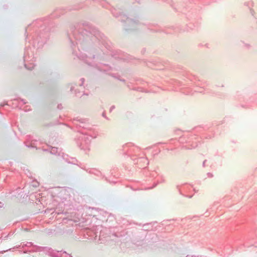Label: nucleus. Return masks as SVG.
Returning <instances> with one entry per match:
<instances>
[{"instance_id":"obj_24","label":"nucleus","mask_w":257,"mask_h":257,"mask_svg":"<svg viewBox=\"0 0 257 257\" xmlns=\"http://www.w3.org/2000/svg\"><path fill=\"white\" fill-rule=\"evenodd\" d=\"M207 160H205L203 162V164H202V166L203 167H205V163L206 162Z\"/></svg>"},{"instance_id":"obj_9","label":"nucleus","mask_w":257,"mask_h":257,"mask_svg":"<svg viewBox=\"0 0 257 257\" xmlns=\"http://www.w3.org/2000/svg\"><path fill=\"white\" fill-rule=\"evenodd\" d=\"M88 121V119L84 118H76L74 119V124L76 125L77 127H80L82 129L84 127L85 123Z\"/></svg>"},{"instance_id":"obj_17","label":"nucleus","mask_w":257,"mask_h":257,"mask_svg":"<svg viewBox=\"0 0 257 257\" xmlns=\"http://www.w3.org/2000/svg\"><path fill=\"white\" fill-rule=\"evenodd\" d=\"M165 179H163V178H162V180H161V181L160 182H158V183H155V184L153 185V187H152L151 188H149V189H152V188H154V187H155L157 185V184H158V183H164V182H165Z\"/></svg>"},{"instance_id":"obj_29","label":"nucleus","mask_w":257,"mask_h":257,"mask_svg":"<svg viewBox=\"0 0 257 257\" xmlns=\"http://www.w3.org/2000/svg\"><path fill=\"white\" fill-rule=\"evenodd\" d=\"M166 33H168V34L171 33L170 32L168 31H166Z\"/></svg>"},{"instance_id":"obj_5","label":"nucleus","mask_w":257,"mask_h":257,"mask_svg":"<svg viewBox=\"0 0 257 257\" xmlns=\"http://www.w3.org/2000/svg\"><path fill=\"white\" fill-rule=\"evenodd\" d=\"M92 139L93 138H90V136L85 135H81L78 138V140L77 142V145L82 150H89V145Z\"/></svg>"},{"instance_id":"obj_31","label":"nucleus","mask_w":257,"mask_h":257,"mask_svg":"<svg viewBox=\"0 0 257 257\" xmlns=\"http://www.w3.org/2000/svg\"><path fill=\"white\" fill-rule=\"evenodd\" d=\"M120 81H122V82H124V79H120Z\"/></svg>"},{"instance_id":"obj_8","label":"nucleus","mask_w":257,"mask_h":257,"mask_svg":"<svg viewBox=\"0 0 257 257\" xmlns=\"http://www.w3.org/2000/svg\"><path fill=\"white\" fill-rule=\"evenodd\" d=\"M36 249L34 251H41L44 250L45 251L46 254L51 257H61V252L62 251H56L53 250L51 248H49L47 247H40V246H36Z\"/></svg>"},{"instance_id":"obj_12","label":"nucleus","mask_w":257,"mask_h":257,"mask_svg":"<svg viewBox=\"0 0 257 257\" xmlns=\"http://www.w3.org/2000/svg\"><path fill=\"white\" fill-rule=\"evenodd\" d=\"M38 145V143L37 140H32L30 144H26V146L28 148H36V149H38L37 146Z\"/></svg>"},{"instance_id":"obj_30","label":"nucleus","mask_w":257,"mask_h":257,"mask_svg":"<svg viewBox=\"0 0 257 257\" xmlns=\"http://www.w3.org/2000/svg\"><path fill=\"white\" fill-rule=\"evenodd\" d=\"M4 105H5V104H1V106H4Z\"/></svg>"},{"instance_id":"obj_3","label":"nucleus","mask_w":257,"mask_h":257,"mask_svg":"<svg viewBox=\"0 0 257 257\" xmlns=\"http://www.w3.org/2000/svg\"><path fill=\"white\" fill-rule=\"evenodd\" d=\"M35 25L39 27L35 41L37 42L38 47H41L46 42L48 37V32L49 29H46V27L49 25V22L47 19H40L37 20Z\"/></svg>"},{"instance_id":"obj_32","label":"nucleus","mask_w":257,"mask_h":257,"mask_svg":"<svg viewBox=\"0 0 257 257\" xmlns=\"http://www.w3.org/2000/svg\"><path fill=\"white\" fill-rule=\"evenodd\" d=\"M26 56H24V60L25 61V60H26Z\"/></svg>"},{"instance_id":"obj_16","label":"nucleus","mask_w":257,"mask_h":257,"mask_svg":"<svg viewBox=\"0 0 257 257\" xmlns=\"http://www.w3.org/2000/svg\"><path fill=\"white\" fill-rule=\"evenodd\" d=\"M25 67L26 69H27L28 70H32V69L34 68V65L33 64L31 63V64H30V66L29 67V66H28L27 64H25Z\"/></svg>"},{"instance_id":"obj_27","label":"nucleus","mask_w":257,"mask_h":257,"mask_svg":"<svg viewBox=\"0 0 257 257\" xmlns=\"http://www.w3.org/2000/svg\"><path fill=\"white\" fill-rule=\"evenodd\" d=\"M4 204L2 202H0V208H2Z\"/></svg>"},{"instance_id":"obj_10","label":"nucleus","mask_w":257,"mask_h":257,"mask_svg":"<svg viewBox=\"0 0 257 257\" xmlns=\"http://www.w3.org/2000/svg\"><path fill=\"white\" fill-rule=\"evenodd\" d=\"M137 160V162H135V163L139 164L140 168H145L146 166L149 164V161L145 157H140Z\"/></svg>"},{"instance_id":"obj_25","label":"nucleus","mask_w":257,"mask_h":257,"mask_svg":"<svg viewBox=\"0 0 257 257\" xmlns=\"http://www.w3.org/2000/svg\"><path fill=\"white\" fill-rule=\"evenodd\" d=\"M186 257H201V256H195V255H187Z\"/></svg>"},{"instance_id":"obj_22","label":"nucleus","mask_w":257,"mask_h":257,"mask_svg":"<svg viewBox=\"0 0 257 257\" xmlns=\"http://www.w3.org/2000/svg\"><path fill=\"white\" fill-rule=\"evenodd\" d=\"M207 176L208 178H212L213 177V175L212 173H208L207 174Z\"/></svg>"},{"instance_id":"obj_15","label":"nucleus","mask_w":257,"mask_h":257,"mask_svg":"<svg viewBox=\"0 0 257 257\" xmlns=\"http://www.w3.org/2000/svg\"><path fill=\"white\" fill-rule=\"evenodd\" d=\"M158 176H159V174L156 171H152L150 173V176L152 178H156Z\"/></svg>"},{"instance_id":"obj_4","label":"nucleus","mask_w":257,"mask_h":257,"mask_svg":"<svg viewBox=\"0 0 257 257\" xmlns=\"http://www.w3.org/2000/svg\"><path fill=\"white\" fill-rule=\"evenodd\" d=\"M80 81L81 82L78 84L75 83H71L67 85V87L70 88L71 93L74 94L77 97H80L84 94L83 85L85 80L82 78L80 79Z\"/></svg>"},{"instance_id":"obj_14","label":"nucleus","mask_w":257,"mask_h":257,"mask_svg":"<svg viewBox=\"0 0 257 257\" xmlns=\"http://www.w3.org/2000/svg\"><path fill=\"white\" fill-rule=\"evenodd\" d=\"M253 2L252 1H248L245 2L244 3L243 5L244 6L247 7L248 8L250 9V13L252 15H253V11L252 9H251V8L253 6Z\"/></svg>"},{"instance_id":"obj_28","label":"nucleus","mask_w":257,"mask_h":257,"mask_svg":"<svg viewBox=\"0 0 257 257\" xmlns=\"http://www.w3.org/2000/svg\"><path fill=\"white\" fill-rule=\"evenodd\" d=\"M21 101L23 102V103L26 104L27 102H26L24 99H22Z\"/></svg>"},{"instance_id":"obj_26","label":"nucleus","mask_w":257,"mask_h":257,"mask_svg":"<svg viewBox=\"0 0 257 257\" xmlns=\"http://www.w3.org/2000/svg\"><path fill=\"white\" fill-rule=\"evenodd\" d=\"M102 116H103V117H105V118H106V119H108V118L106 116V115H105V113L104 112H103V113H102Z\"/></svg>"},{"instance_id":"obj_13","label":"nucleus","mask_w":257,"mask_h":257,"mask_svg":"<svg viewBox=\"0 0 257 257\" xmlns=\"http://www.w3.org/2000/svg\"><path fill=\"white\" fill-rule=\"evenodd\" d=\"M50 152L51 154H53V155H59V152L58 151V149L56 147H51L50 148ZM43 151H49V150H46V149H43Z\"/></svg>"},{"instance_id":"obj_20","label":"nucleus","mask_w":257,"mask_h":257,"mask_svg":"<svg viewBox=\"0 0 257 257\" xmlns=\"http://www.w3.org/2000/svg\"><path fill=\"white\" fill-rule=\"evenodd\" d=\"M175 84L174 85H179V86H181V85H182V82H181L180 81H176L175 82Z\"/></svg>"},{"instance_id":"obj_1","label":"nucleus","mask_w":257,"mask_h":257,"mask_svg":"<svg viewBox=\"0 0 257 257\" xmlns=\"http://www.w3.org/2000/svg\"><path fill=\"white\" fill-rule=\"evenodd\" d=\"M68 39L72 53L88 66L101 72L111 67L101 62L107 59L108 50L104 35L87 22L77 24L72 28Z\"/></svg>"},{"instance_id":"obj_21","label":"nucleus","mask_w":257,"mask_h":257,"mask_svg":"<svg viewBox=\"0 0 257 257\" xmlns=\"http://www.w3.org/2000/svg\"><path fill=\"white\" fill-rule=\"evenodd\" d=\"M136 90H138V91H144V92H146V91H145L144 90V89L142 87H138L137 89H136Z\"/></svg>"},{"instance_id":"obj_33","label":"nucleus","mask_w":257,"mask_h":257,"mask_svg":"<svg viewBox=\"0 0 257 257\" xmlns=\"http://www.w3.org/2000/svg\"><path fill=\"white\" fill-rule=\"evenodd\" d=\"M134 156H136L137 155L136 154H135V155H133Z\"/></svg>"},{"instance_id":"obj_7","label":"nucleus","mask_w":257,"mask_h":257,"mask_svg":"<svg viewBox=\"0 0 257 257\" xmlns=\"http://www.w3.org/2000/svg\"><path fill=\"white\" fill-rule=\"evenodd\" d=\"M194 137H182L179 139V142L182 144H187L183 147L186 149H192L197 146V143L193 142Z\"/></svg>"},{"instance_id":"obj_6","label":"nucleus","mask_w":257,"mask_h":257,"mask_svg":"<svg viewBox=\"0 0 257 257\" xmlns=\"http://www.w3.org/2000/svg\"><path fill=\"white\" fill-rule=\"evenodd\" d=\"M84 127L78 131L81 135H85L90 136L91 138H96L97 137V133L94 131V128L89 123V121L85 123Z\"/></svg>"},{"instance_id":"obj_18","label":"nucleus","mask_w":257,"mask_h":257,"mask_svg":"<svg viewBox=\"0 0 257 257\" xmlns=\"http://www.w3.org/2000/svg\"><path fill=\"white\" fill-rule=\"evenodd\" d=\"M242 43H243V45L244 47H245L246 49H250L251 46L249 44L245 43L244 42H242Z\"/></svg>"},{"instance_id":"obj_2","label":"nucleus","mask_w":257,"mask_h":257,"mask_svg":"<svg viewBox=\"0 0 257 257\" xmlns=\"http://www.w3.org/2000/svg\"><path fill=\"white\" fill-rule=\"evenodd\" d=\"M112 14L114 17L118 18L121 22L125 23V29L126 30H134L139 29L143 25L138 17H135L134 18H130L120 12H117L115 10L112 11Z\"/></svg>"},{"instance_id":"obj_11","label":"nucleus","mask_w":257,"mask_h":257,"mask_svg":"<svg viewBox=\"0 0 257 257\" xmlns=\"http://www.w3.org/2000/svg\"><path fill=\"white\" fill-rule=\"evenodd\" d=\"M123 148L124 149L129 148V152L130 153H136L139 151V149L138 148H132L131 144H125L123 146Z\"/></svg>"},{"instance_id":"obj_23","label":"nucleus","mask_w":257,"mask_h":257,"mask_svg":"<svg viewBox=\"0 0 257 257\" xmlns=\"http://www.w3.org/2000/svg\"><path fill=\"white\" fill-rule=\"evenodd\" d=\"M115 108V106L114 105H112L110 107V109H109V111L110 112H111Z\"/></svg>"},{"instance_id":"obj_19","label":"nucleus","mask_w":257,"mask_h":257,"mask_svg":"<svg viewBox=\"0 0 257 257\" xmlns=\"http://www.w3.org/2000/svg\"><path fill=\"white\" fill-rule=\"evenodd\" d=\"M32 245H33V243L31 242H28L26 244H24L22 247H24V246H30Z\"/></svg>"}]
</instances>
